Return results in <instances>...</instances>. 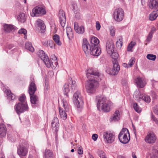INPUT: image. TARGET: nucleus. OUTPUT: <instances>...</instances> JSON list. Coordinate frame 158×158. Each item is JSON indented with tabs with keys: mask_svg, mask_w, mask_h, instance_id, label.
<instances>
[{
	"mask_svg": "<svg viewBox=\"0 0 158 158\" xmlns=\"http://www.w3.org/2000/svg\"><path fill=\"white\" fill-rule=\"evenodd\" d=\"M86 76L89 79L85 83L86 92L89 94H94L98 86V81L101 80L103 75L97 69L89 68L86 71Z\"/></svg>",
	"mask_w": 158,
	"mask_h": 158,
	"instance_id": "f257e3e1",
	"label": "nucleus"
},
{
	"mask_svg": "<svg viewBox=\"0 0 158 158\" xmlns=\"http://www.w3.org/2000/svg\"><path fill=\"white\" fill-rule=\"evenodd\" d=\"M68 82L65 83L64 86V98L62 100L63 107L67 112L69 110V105L68 102L69 99V93L71 89L73 91L75 90L76 87L75 81L73 80L71 78H69Z\"/></svg>",
	"mask_w": 158,
	"mask_h": 158,
	"instance_id": "f03ea898",
	"label": "nucleus"
},
{
	"mask_svg": "<svg viewBox=\"0 0 158 158\" xmlns=\"http://www.w3.org/2000/svg\"><path fill=\"white\" fill-rule=\"evenodd\" d=\"M39 57L43 61L45 65L48 68L55 69L58 64L57 58L54 56L52 59H49L47 55H46L43 51L40 50L38 52Z\"/></svg>",
	"mask_w": 158,
	"mask_h": 158,
	"instance_id": "7ed1b4c3",
	"label": "nucleus"
},
{
	"mask_svg": "<svg viewBox=\"0 0 158 158\" xmlns=\"http://www.w3.org/2000/svg\"><path fill=\"white\" fill-rule=\"evenodd\" d=\"M97 107L98 110L101 109L104 112H108L110 109L109 102L104 95H99L96 96Z\"/></svg>",
	"mask_w": 158,
	"mask_h": 158,
	"instance_id": "20e7f679",
	"label": "nucleus"
},
{
	"mask_svg": "<svg viewBox=\"0 0 158 158\" xmlns=\"http://www.w3.org/2000/svg\"><path fill=\"white\" fill-rule=\"evenodd\" d=\"M19 102L15 105L14 108L18 114L19 115L21 113L27 111L28 107L25 100L24 94H22L19 98Z\"/></svg>",
	"mask_w": 158,
	"mask_h": 158,
	"instance_id": "39448f33",
	"label": "nucleus"
},
{
	"mask_svg": "<svg viewBox=\"0 0 158 158\" xmlns=\"http://www.w3.org/2000/svg\"><path fill=\"white\" fill-rule=\"evenodd\" d=\"M118 138L121 143L123 144L127 143L130 139L128 129L126 128H123L118 135Z\"/></svg>",
	"mask_w": 158,
	"mask_h": 158,
	"instance_id": "423d86ee",
	"label": "nucleus"
},
{
	"mask_svg": "<svg viewBox=\"0 0 158 158\" xmlns=\"http://www.w3.org/2000/svg\"><path fill=\"white\" fill-rule=\"evenodd\" d=\"M73 99L75 106L77 108L81 109L83 107V99L79 91H77L73 94Z\"/></svg>",
	"mask_w": 158,
	"mask_h": 158,
	"instance_id": "0eeeda50",
	"label": "nucleus"
},
{
	"mask_svg": "<svg viewBox=\"0 0 158 158\" xmlns=\"http://www.w3.org/2000/svg\"><path fill=\"white\" fill-rule=\"evenodd\" d=\"M46 13L44 6H36L33 8L31 13L32 17H39L45 15Z\"/></svg>",
	"mask_w": 158,
	"mask_h": 158,
	"instance_id": "6e6552de",
	"label": "nucleus"
},
{
	"mask_svg": "<svg viewBox=\"0 0 158 158\" xmlns=\"http://www.w3.org/2000/svg\"><path fill=\"white\" fill-rule=\"evenodd\" d=\"M113 18L114 20L119 22L123 20L124 16V11L121 8L116 9L113 13Z\"/></svg>",
	"mask_w": 158,
	"mask_h": 158,
	"instance_id": "1a4fd4ad",
	"label": "nucleus"
},
{
	"mask_svg": "<svg viewBox=\"0 0 158 158\" xmlns=\"http://www.w3.org/2000/svg\"><path fill=\"white\" fill-rule=\"evenodd\" d=\"M28 90L29 95H32L34 94L37 90V87L35 83L34 77L33 75L31 76L30 77Z\"/></svg>",
	"mask_w": 158,
	"mask_h": 158,
	"instance_id": "9d476101",
	"label": "nucleus"
},
{
	"mask_svg": "<svg viewBox=\"0 0 158 158\" xmlns=\"http://www.w3.org/2000/svg\"><path fill=\"white\" fill-rule=\"evenodd\" d=\"M103 137L104 141L108 143H111L114 140L115 136L114 134L110 131L104 132Z\"/></svg>",
	"mask_w": 158,
	"mask_h": 158,
	"instance_id": "9b49d317",
	"label": "nucleus"
},
{
	"mask_svg": "<svg viewBox=\"0 0 158 158\" xmlns=\"http://www.w3.org/2000/svg\"><path fill=\"white\" fill-rule=\"evenodd\" d=\"M118 54H116L114 58L113 57V56L112 55L113 67L112 69L113 72V74H114V76L118 74L120 69V65L117 60V59L118 57Z\"/></svg>",
	"mask_w": 158,
	"mask_h": 158,
	"instance_id": "f8f14e48",
	"label": "nucleus"
},
{
	"mask_svg": "<svg viewBox=\"0 0 158 158\" xmlns=\"http://www.w3.org/2000/svg\"><path fill=\"white\" fill-rule=\"evenodd\" d=\"M90 43L89 44L86 39L84 38L83 40L82 48L83 51L85 53L86 56L89 55L90 50L93 47Z\"/></svg>",
	"mask_w": 158,
	"mask_h": 158,
	"instance_id": "ddd939ff",
	"label": "nucleus"
},
{
	"mask_svg": "<svg viewBox=\"0 0 158 158\" xmlns=\"http://www.w3.org/2000/svg\"><path fill=\"white\" fill-rule=\"evenodd\" d=\"M106 48L107 53L109 55L115 54L117 53H114V44L111 40H108L106 42Z\"/></svg>",
	"mask_w": 158,
	"mask_h": 158,
	"instance_id": "4468645a",
	"label": "nucleus"
},
{
	"mask_svg": "<svg viewBox=\"0 0 158 158\" xmlns=\"http://www.w3.org/2000/svg\"><path fill=\"white\" fill-rule=\"evenodd\" d=\"M134 82L137 87L139 88H143L145 85V82L143 78L137 76L134 79Z\"/></svg>",
	"mask_w": 158,
	"mask_h": 158,
	"instance_id": "2eb2a0df",
	"label": "nucleus"
},
{
	"mask_svg": "<svg viewBox=\"0 0 158 158\" xmlns=\"http://www.w3.org/2000/svg\"><path fill=\"white\" fill-rule=\"evenodd\" d=\"M156 139V136L152 132H151L148 134L146 137L145 141L148 143H154Z\"/></svg>",
	"mask_w": 158,
	"mask_h": 158,
	"instance_id": "dca6fc26",
	"label": "nucleus"
},
{
	"mask_svg": "<svg viewBox=\"0 0 158 158\" xmlns=\"http://www.w3.org/2000/svg\"><path fill=\"white\" fill-rule=\"evenodd\" d=\"M59 17L60 24L62 27H64L66 24V17L64 12L60 10L59 12Z\"/></svg>",
	"mask_w": 158,
	"mask_h": 158,
	"instance_id": "f3484780",
	"label": "nucleus"
},
{
	"mask_svg": "<svg viewBox=\"0 0 158 158\" xmlns=\"http://www.w3.org/2000/svg\"><path fill=\"white\" fill-rule=\"evenodd\" d=\"M51 125L53 128V130L54 131L55 134H57L58 131L59 124V120L57 118L54 117L51 123Z\"/></svg>",
	"mask_w": 158,
	"mask_h": 158,
	"instance_id": "a211bd4d",
	"label": "nucleus"
},
{
	"mask_svg": "<svg viewBox=\"0 0 158 158\" xmlns=\"http://www.w3.org/2000/svg\"><path fill=\"white\" fill-rule=\"evenodd\" d=\"M3 29L6 32H10L12 31H14L17 29V28L15 26L5 24L3 26Z\"/></svg>",
	"mask_w": 158,
	"mask_h": 158,
	"instance_id": "6ab92c4d",
	"label": "nucleus"
},
{
	"mask_svg": "<svg viewBox=\"0 0 158 158\" xmlns=\"http://www.w3.org/2000/svg\"><path fill=\"white\" fill-rule=\"evenodd\" d=\"M27 149L23 145H20L18 149L17 153L20 156H25L27 153Z\"/></svg>",
	"mask_w": 158,
	"mask_h": 158,
	"instance_id": "aec40b11",
	"label": "nucleus"
},
{
	"mask_svg": "<svg viewBox=\"0 0 158 158\" xmlns=\"http://www.w3.org/2000/svg\"><path fill=\"white\" fill-rule=\"evenodd\" d=\"M89 53L93 56H98L101 54V51L98 47H93L90 50Z\"/></svg>",
	"mask_w": 158,
	"mask_h": 158,
	"instance_id": "412c9836",
	"label": "nucleus"
},
{
	"mask_svg": "<svg viewBox=\"0 0 158 158\" xmlns=\"http://www.w3.org/2000/svg\"><path fill=\"white\" fill-rule=\"evenodd\" d=\"M30 96L32 106V107L35 108V105L37 104L38 102V97L35 95L34 94L32 95H30Z\"/></svg>",
	"mask_w": 158,
	"mask_h": 158,
	"instance_id": "4be33fe9",
	"label": "nucleus"
},
{
	"mask_svg": "<svg viewBox=\"0 0 158 158\" xmlns=\"http://www.w3.org/2000/svg\"><path fill=\"white\" fill-rule=\"evenodd\" d=\"M74 28L76 32L80 34H83L85 31L84 26H81L79 27L77 23H74Z\"/></svg>",
	"mask_w": 158,
	"mask_h": 158,
	"instance_id": "5701e85b",
	"label": "nucleus"
},
{
	"mask_svg": "<svg viewBox=\"0 0 158 158\" xmlns=\"http://www.w3.org/2000/svg\"><path fill=\"white\" fill-rule=\"evenodd\" d=\"M120 119V114L119 111L118 110H116L113 115L112 116L110 119V122H114L119 120Z\"/></svg>",
	"mask_w": 158,
	"mask_h": 158,
	"instance_id": "b1692460",
	"label": "nucleus"
},
{
	"mask_svg": "<svg viewBox=\"0 0 158 158\" xmlns=\"http://www.w3.org/2000/svg\"><path fill=\"white\" fill-rule=\"evenodd\" d=\"M143 94H141L139 90H136L134 93V97L136 100L139 102L143 100Z\"/></svg>",
	"mask_w": 158,
	"mask_h": 158,
	"instance_id": "393cba45",
	"label": "nucleus"
},
{
	"mask_svg": "<svg viewBox=\"0 0 158 158\" xmlns=\"http://www.w3.org/2000/svg\"><path fill=\"white\" fill-rule=\"evenodd\" d=\"M6 134V127L5 125L0 123V137L5 136Z\"/></svg>",
	"mask_w": 158,
	"mask_h": 158,
	"instance_id": "a878e982",
	"label": "nucleus"
},
{
	"mask_svg": "<svg viewBox=\"0 0 158 158\" xmlns=\"http://www.w3.org/2000/svg\"><path fill=\"white\" fill-rule=\"evenodd\" d=\"M148 6L151 9H156L158 7V0H150Z\"/></svg>",
	"mask_w": 158,
	"mask_h": 158,
	"instance_id": "bb28decb",
	"label": "nucleus"
},
{
	"mask_svg": "<svg viewBox=\"0 0 158 158\" xmlns=\"http://www.w3.org/2000/svg\"><path fill=\"white\" fill-rule=\"evenodd\" d=\"M36 23L38 27L40 28L41 32H44L45 31L46 26L43 21L40 19H39L37 20Z\"/></svg>",
	"mask_w": 158,
	"mask_h": 158,
	"instance_id": "cd10ccee",
	"label": "nucleus"
},
{
	"mask_svg": "<svg viewBox=\"0 0 158 158\" xmlns=\"http://www.w3.org/2000/svg\"><path fill=\"white\" fill-rule=\"evenodd\" d=\"M99 42L98 39L94 36L91 37L90 40V43L93 47H98V45Z\"/></svg>",
	"mask_w": 158,
	"mask_h": 158,
	"instance_id": "c85d7f7f",
	"label": "nucleus"
},
{
	"mask_svg": "<svg viewBox=\"0 0 158 158\" xmlns=\"http://www.w3.org/2000/svg\"><path fill=\"white\" fill-rule=\"evenodd\" d=\"M66 34L68 39L71 40L73 36V33L72 29L70 27H66Z\"/></svg>",
	"mask_w": 158,
	"mask_h": 158,
	"instance_id": "c756f323",
	"label": "nucleus"
},
{
	"mask_svg": "<svg viewBox=\"0 0 158 158\" xmlns=\"http://www.w3.org/2000/svg\"><path fill=\"white\" fill-rule=\"evenodd\" d=\"M17 19L19 22L21 23H23L25 22L26 20V15L24 13H20L18 16Z\"/></svg>",
	"mask_w": 158,
	"mask_h": 158,
	"instance_id": "7c9ffc66",
	"label": "nucleus"
},
{
	"mask_svg": "<svg viewBox=\"0 0 158 158\" xmlns=\"http://www.w3.org/2000/svg\"><path fill=\"white\" fill-rule=\"evenodd\" d=\"M5 92L6 94L7 98L9 100H13L15 99V95L12 93L10 90H6Z\"/></svg>",
	"mask_w": 158,
	"mask_h": 158,
	"instance_id": "2f4dec72",
	"label": "nucleus"
},
{
	"mask_svg": "<svg viewBox=\"0 0 158 158\" xmlns=\"http://www.w3.org/2000/svg\"><path fill=\"white\" fill-rule=\"evenodd\" d=\"M158 16V10L154 11L149 16V19L150 20L153 21L155 20Z\"/></svg>",
	"mask_w": 158,
	"mask_h": 158,
	"instance_id": "473e14b6",
	"label": "nucleus"
},
{
	"mask_svg": "<svg viewBox=\"0 0 158 158\" xmlns=\"http://www.w3.org/2000/svg\"><path fill=\"white\" fill-rule=\"evenodd\" d=\"M52 39L57 45L60 46L61 45V43L60 40V37L58 35L56 34L54 35Z\"/></svg>",
	"mask_w": 158,
	"mask_h": 158,
	"instance_id": "72a5a7b5",
	"label": "nucleus"
},
{
	"mask_svg": "<svg viewBox=\"0 0 158 158\" xmlns=\"http://www.w3.org/2000/svg\"><path fill=\"white\" fill-rule=\"evenodd\" d=\"M25 48L27 50H29L31 52H33L34 51V48L32 46V44L31 42H28L25 43Z\"/></svg>",
	"mask_w": 158,
	"mask_h": 158,
	"instance_id": "f704fd0d",
	"label": "nucleus"
},
{
	"mask_svg": "<svg viewBox=\"0 0 158 158\" xmlns=\"http://www.w3.org/2000/svg\"><path fill=\"white\" fill-rule=\"evenodd\" d=\"M59 110L61 118L64 120L66 119L67 118V115L65 111H64L60 108H59Z\"/></svg>",
	"mask_w": 158,
	"mask_h": 158,
	"instance_id": "c9c22d12",
	"label": "nucleus"
},
{
	"mask_svg": "<svg viewBox=\"0 0 158 158\" xmlns=\"http://www.w3.org/2000/svg\"><path fill=\"white\" fill-rule=\"evenodd\" d=\"M53 153L52 151L48 150L46 151L44 157L45 158H52Z\"/></svg>",
	"mask_w": 158,
	"mask_h": 158,
	"instance_id": "e433bc0d",
	"label": "nucleus"
},
{
	"mask_svg": "<svg viewBox=\"0 0 158 158\" xmlns=\"http://www.w3.org/2000/svg\"><path fill=\"white\" fill-rule=\"evenodd\" d=\"M147 58L149 60L154 61L156 60V55L152 54H149L147 55Z\"/></svg>",
	"mask_w": 158,
	"mask_h": 158,
	"instance_id": "4c0bfd02",
	"label": "nucleus"
},
{
	"mask_svg": "<svg viewBox=\"0 0 158 158\" xmlns=\"http://www.w3.org/2000/svg\"><path fill=\"white\" fill-rule=\"evenodd\" d=\"M136 42H131L128 45L127 48V50L128 51L132 52V49L133 47L136 44Z\"/></svg>",
	"mask_w": 158,
	"mask_h": 158,
	"instance_id": "58836bf2",
	"label": "nucleus"
},
{
	"mask_svg": "<svg viewBox=\"0 0 158 158\" xmlns=\"http://www.w3.org/2000/svg\"><path fill=\"white\" fill-rule=\"evenodd\" d=\"M133 108L137 112L139 113L141 111V108L136 103H134Z\"/></svg>",
	"mask_w": 158,
	"mask_h": 158,
	"instance_id": "ea45409f",
	"label": "nucleus"
},
{
	"mask_svg": "<svg viewBox=\"0 0 158 158\" xmlns=\"http://www.w3.org/2000/svg\"><path fill=\"white\" fill-rule=\"evenodd\" d=\"M71 6L73 8V11L77 10V3L75 1H72L71 2Z\"/></svg>",
	"mask_w": 158,
	"mask_h": 158,
	"instance_id": "a19ab883",
	"label": "nucleus"
},
{
	"mask_svg": "<svg viewBox=\"0 0 158 158\" xmlns=\"http://www.w3.org/2000/svg\"><path fill=\"white\" fill-rule=\"evenodd\" d=\"M142 101H144L147 103H149L151 101L150 97L147 95L144 94L143 96V99Z\"/></svg>",
	"mask_w": 158,
	"mask_h": 158,
	"instance_id": "79ce46f5",
	"label": "nucleus"
},
{
	"mask_svg": "<svg viewBox=\"0 0 158 158\" xmlns=\"http://www.w3.org/2000/svg\"><path fill=\"white\" fill-rule=\"evenodd\" d=\"M106 72L108 74H109L111 75L114 76V74H113V72L112 69H111L109 67H106Z\"/></svg>",
	"mask_w": 158,
	"mask_h": 158,
	"instance_id": "37998d69",
	"label": "nucleus"
},
{
	"mask_svg": "<svg viewBox=\"0 0 158 158\" xmlns=\"http://www.w3.org/2000/svg\"><path fill=\"white\" fill-rule=\"evenodd\" d=\"M110 34L112 36H114L115 35V30L114 27H111L110 28Z\"/></svg>",
	"mask_w": 158,
	"mask_h": 158,
	"instance_id": "c03bdc74",
	"label": "nucleus"
},
{
	"mask_svg": "<svg viewBox=\"0 0 158 158\" xmlns=\"http://www.w3.org/2000/svg\"><path fill=\"white\" fill-rule=\"evenodd\" d=\"M49 44L50 47L51 48H54L55 44L54 42L52 40H49Z\"/></svg>",
	"mask_w": 158,
	"mask_h": 158,
	"instance_id": "a18cd8bd",
	"label": "nucleus"
},
{
	"mask_svg": "<svg viewBox=\"0 0 158 158\" xmlns=\"http://www.w3.org/2000/svg\"><path fill=\"white\" fill-rule=\"evenodd\" d=\"M152 35L151 32H149L148 35L147 37V38L145 42L148 43H149L151 40V39L152 37Z\"/></svg>",
	"mask_w": 158,
	"mask_h": 158,
	"instance_id": "49530a36",
	"label": "nucleus"
},
{
	"mask_svg": "<svg viewBox=\"0 0 158 158\" xmlns=\"http://www.w3.org/2000/svg\"><path fill=\"white\" fill-rule=\"evenodd\" d=\"M135 58L134 57H132L129 60L128 64L129 65V67H130L133 64L135 61Z\"/></svg>",
	"mask_w": 158,
	"mask_h": 158,
	"instance_id": "de8ad7c7",
	"label": "nucleus"
},
{
	"mask_svg": "<svg viewBox=\"0 0 158 158\" xmlns=\"http://www.w3.org/2000/svg\"><path fill=\"white\" fill-rule=\"evenodd\" d=\"M18 33L19 34H23L25 35L27 33V31L24 28H21L19 31Z\"/></svg>",
	"mask_w": 158,
	"mask_h": 158,
	"instance_id": "09e8293b",
	"label": "nucleus"
},
{
	"mask_svg": "<svg viewBox=\"0 0 158 158\" xmlns=\"http://www.w3.org/2000/svg\"><path fill=\"white\" fill-rule=\"evenodd\" d=\"M99 156L100 158H102L105 156V154L104 152L102 150H99L98 152Z\"/></svg>",
	"mask_w": 158,
	"mask_h": 158,
	"instance_id": "8fccbe9b",
	"label": "nucleus"
},
{
	"mask_svg": "<svg viewBox=\"0 0 158 158\" xmlns=\"http://www.w3.org/2000/svg\"><path fill=\"white\" fill-rule=\"evenodd\" d=\"M151 118L153 121H154L158 125V119L152 113L151 114Z\"/></svg>",
	"mask_w": 158,
	"mask_h": 158,
	"instance_id": "3c124183",
	"label": "nucleus"
},
{
	"mask_svg": "<svg viewBox=\"0 0 158 158\" xmlns=\"http://www.w3.org/2000/svg\"><path fill=\"white\" fill-rule=\"evenodd\" d=\"M122 39H120L119 40L117 41L116 42V45L118 47L120 46L121 47L123 45V43L122 42Z\"/></svg>",
	"mask_w": 158,
	"mask_h": 158,
	"instance_id": "603ef678",
	"label": "nucleus"
},
{
	"mask_svg": "<svg viewBox=\"0 0 158 158\" xmlns=\"http://www.w3.org/2000/svg\"><path fill=\"white\" fill-rule=\"evenodd\" d=\"M74 11L75 14V18L77 19H80L81 18V15L79 11L77 12V10Z\"/></svg>",
	"mask_w": 158,
	"mask_h": 158,
	"instance_id": "864d4df0",
	"label": "nucleus"
},
{
	"mask_svg": "<svg viewBox=\"0 0 158 158\" xmlns=\"http://www.w3.org/2000/svg\"><path fill=\"white\" fill-rule=\"evenodd\" d=\"M122 83L124 86L123 89H124V87L126 88L127 86V83L126 80L125 79H123L122 81Z\"/></svg>",
	"mask_w": 158,
	"mask_h": 158,
	"instance_id": "5fc2aeb1",
	"label": "nucleus"
},
{
	"mask_svg": "<svg viewBox=\"0 0 158 158\" xmlns=\"http://www.w3.org/2000/svg\"><path fill=\"white\" fill-rule=\"evenodd\" d=\"M78 147V153L80 155L82 154L83 153L82 147L80 146H79Z\"/></svg>",
	"mask_w": 158,
	"mask_h": 158,
	"instance_id": "6e6d98bb",
	"label": "nucleus"
},
{
	"mask_svg": "<svg viewBox=\"0 0 158 158\" xmlns=\"http://www.w3.org/2000/svg\"><path fill=\"white\" fill-rule=\"evenodd\" d=\"M154 112L158 115V106H156L153 108Z\"/></svg>",
	"mask_w": 158,
	"mask_h": 158,
	"instance_id": "4d7b16f0",
	"label": "nucleus"
},
{
	"mask_svg": "<svg viewBox=\"0 0 158 158\" xmlns=\"http://www.w3.org/2000/svg\"><path fill=\"white\" fill-rule=\"evenodd\" d=\"M101 25L99 23V22L98 21H97L96 22V29L97 30H99L101 28Z\"/></svg>",
	"mask_w": 158,
	"mask_h": 158,
	"instance_id": "13d9d810",
	"label": "nucleus"
},
{
	"mask_svg": "<svg viewBox=\"0 0 158 158\" xmlns=\"http://www.w3.org/2000/svg\"><path fill=\"white\" fill-rule=\"evenodd\" d=\"M98 135L96 134H94L92 136V138L94 141H96L98 138Z\"/></svg>",
	"mask_w": 158,
	"mask_h": 158,
	"instance_id": "bf43d9fd",
	"label": "nucleus"
},
{
	"mask_svg": "<svg viewBox=\"0 0 158 158\" xmlns=\"http://www.w3.org/2000/svg\"><path fill=\"white\" fill-rule=\"evenodd\" d=\"M49 40H46L45 42L43 43V45L44 46L48 47L49 44Z\"/></svg>",
	"mask_w": 158,
	"mask_h": 158,
	"instance_id": "052dcab7",
	"label": "nucleus"
},
{
	"mask_svg": "<svg viewBox=\"0 0 158 158\" xmlns=\"http://www.w3.org/2000/svg\"><path fill=\"white\" fill-rule=\"evenodd\" d=\"M156 31V28L154 27H153L151 31L150 32H151L152 33V34L153 35V33L154 32Z\"/></svg>",
	"mask_w": 158,
	"mask_h": 158,
	"instance_id": "680f3d73",
	"label": "nucleus"
},
{
	"mask_svg": "<svg viewBox=\"0 0 158 158\" xmlns=\"http://www.w3.org/2000/svg\"><path fill=\"white\" fill-rule=\"evenodd\" d=\"M123 66H124V67H125V68H128V67H129V65H128V64H127V63H124L123 64Z\"/></svg>",
	"mask_w": 158,
	"mask_h": 158,
	"instance_id": "e2e57ef3",
	"label": "nucleus"
},
{
	"mask_svg": "<svg viewBox=\"0 0 158 158\" xmlns=\"http://www.w3.org/2000/svg\"><path fill=\"white\" fill-rule=\"evenodd\" d=\"M13 47V46L12 44H10L8 45L7 47L8 49H11Z\"/></svg>",
	"mask_w": 158,
	"mask_h": 158,
	"instance_id": "0e129e2a",
	"label": "nucleus"
},
{
	"mask_svg": "<svg viewBox=\"0 0 158 158\" xmlns=\"http://www.w3.org/2000/svg\"><path fill=\"white\" fill-rule=\"evenodd\" d=\"M108 88H109L108 86L107 85H104L103 86V89H106Z\"/></svg>",
	"mask_w": 158,
	"mask_h": 158,
	"instance_id": "69168bd1",
	"label": "nucleus"
},
{
	"mask_svg": "<svg viewBox=\"0 0 158 158\" xmlns=\"http://www.w3.org/2000/svg\"><path fill=\"white\" fill-rule=\"evenodd\" d=\"M132 155L133 158H137L136 155L135 154L134 152L132 153Z\"/></svg>",
	"mask_w": 158,
	"mask_h": 158,
	"instance_id": "338daca9",
	"label": "nucleus"
},
{
	"mask_svg": "<svg viewBox=\"0 0 158 158\" xmlns=\"http://www.w3.org/2000/svg\"><path fill=\"white\" fill-rule=\"evenodd\" d=\"M28 158H33V157L32 155L30 154Z\"/></svg>",
	"mask_w": 158,
	"mask_h": 158,
	"instance_id": "774afa93",
	"label": "nucleus"
}]
</instances>
